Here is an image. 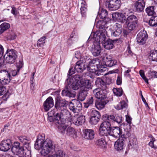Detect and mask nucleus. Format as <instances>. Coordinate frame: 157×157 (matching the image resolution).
Here are the masks:
<instances>
[{"label":"nucleus","mask_w":157,"mask_h":157,"mask_svg":"<svg viewBox=\"0 0 157 157\" xmlns=\"http://www.w3.org/2000/svg\"><path fill=\"white\" fill-rule=\"evenodd\" d=\"M10 27L9 23L4 22L0 25V34L7 30Z\"/></svg>","instance_id":"nucleus-36"},{"label":"nucleus","mask_w":157,"mask_h":157,"mask_svg":"<svg viewBox=\"0 0 157 157\" xmlns=\"http://www.w3.org/2000/svg\"><path fill=\"white\" fill-rule=\"evenodd\" d=\"M60 113H56L55 119L57 121V122L58 124H64L66 120L71 117V114L69 111L66 109V108L60 110Z\"/></svg>","instance_id":"nucleus-4"},{"label":"nucleus","mask_w":157,"mask_h":157,"mask_svg":"<svg viewBox=\"0 0 157 157\" xmlns=\"http://www.w3.org/2000/svg\"><path fill=\"white\" fill-rule=\"evenodd\" d=\"M95 145L99 148L104 149L106 147V142L104 137H102L96 141Z\"/></svg>","instance_id":"nucleus-27"},{"label":"nucleus","mask_w":157,"mask_h":157,"mask_svg":"<svg viewBox=\"0 0 157 157\" xmlns=\"http://www.w3.org/2000/svg\"><path fill=\"white\" fill-rule=\"evenodd\" d=\"M148 24L151 26L156 27L157 26V16L151 17L149 21Z\"/></svg>","instance_id":"nucleus-34"},{"label":"nucleus","mask_w":157,"mask_h":157,"mask_svg":"<svg viewBox=\"0 0 157 157\" xmlns=\"http://www.w3.org/2000/svg\"><path fill=\"white\" fill-rule=\"evenodd\" d=\"M93 64L94 67H98L100 65V61L99 59H94L91 60V63Z\"/></svg>","instance_id":"nucleus-58"},{"label":"nucleus","mask_w":157,"mask_h":157,"mask_svg":"<svg viewBox=\"0 0 157 157\" xmlns=\"http://www.w3.org/2000/svg\"><path fill=\"white\" fill-rule=\"evenodd\" d=\"M64 124H59L60 125L58 126L59 131L62 134L65 133V130H66L67 127L66 125H64Z\"/></svg>","instance_id":"nucleus-48"},{"label":"nucleus","mask_w":157,"mask_h":157,"mask_svg":"<svg viewBox=\"0 0 157 157\" xmlns=\"http://www.w3.org/2000/svg\"><path fill=\"white\" fill-rule=\"evenodd\" d=\"M68 104V101L64 99L60 101H56L55 106L56 109L60 110L66 108Z\"/></svg>","instance_id":"nucleus-23"},{"label":"nucleus","mask_w":157,"mask_h":157,"mask_svg":"<svg viewBox=\"0 0 157 157\" xmlns=\"http://www.w3.org/2000/svg\"><path fill=\"white\" fill-rule=\"evenodd\" d=\"M95 84L98 87H101L103 89H105L106 85L105 82L102 79L97 78L95 81Z\"/></svg>","instance_id":"nucleus-32"},{"label":"nucleus","mask_w":157,"mask_h":157,"mask_svg":"<svg viewBox=\"0 0 157 157\" xmlns=\"http://www.w3.org/2000/svg\"><path fill=\"white\" fill-rule=\"evenodd\" d=\"M45 139V136L44 134H39L37 138V140H41L42 141H44V140Z\"/></svg>","instance_id":"nucleus-60"},{"label":"nucleus","mask_w":157,"mask_h":157,"mask_svg":"<svg viewBox=\"0 0 157 157\" xmlns=\"http://www.w3.org/2000/svg\"><path fill=\"white\" fill-rule=\"evenodd\" d=\"M62 94L63 96H67L70 97H74L75 95V91L72 92L69 90L66 91L65 90H63L62 91Z\"/></svg>","instance_id":"nucleus-44"},{"label":"nucleus","mask_w":157,"mask_h":157,"mask_svg":"<svg viewBox=\"0 0 157 157\" xmlns=\"http://www.w3.org/2000/svg\"><path fill=\"white\" fill-rule=\"evenodd\" d=\"M44 109L46 111H48L54 105L53 99L52 97L48 98L44 103Z\"/></svg>","instance_id":"nucleus-20"},{"label":"nucleus","mask_w":157,"mask_h":157,"mask_svg":"<svg viewBox=\"0 0 157 157\" xmlns=\"http://www.w3.org/2000/svg\"><path fill=\"white\" fill-rule=\"evenodd\" d=\"M101 47L99 45L94 46V48L91 50V52L94 56H98L100 54Z\"/></svg>","instance_id":"nucleus-31"},{"label":"nucleus","mask_w":157,"mask_h":157,"mask_svg":"<svg viewBox=\"0 0 157 157\" xmlns=\"http://www.w3.org/2000/svg\"><path fill=\"white\" fill-rule=\"evenodd\" d=\"M149 59L157 62V51H151L149 56Z\"/></svg>","instance_id":"nucleus-37"},{"label":"nucleus","mask_w":157,"mask_h":157,"mask_svg":"<svg viewBox=\"0 0 157 157\" xmlns=\"http://www.w3.org/2000/svg\"><path fill=\"white\" fill-rule=\"evenodd\" d=\"M122 130L118 127H113L109 131V136L117 138L120 136Z\"/></svg>","instance_id":"nucleus-15"},{"label":"nucleus","mask_w":157,"mask_h":157,"mask_svg":"<svg viewBox=\"0 0 157 157\" xmlns=\"http://www.w3.org/2000/svg\"><path fill=\"white\" fill-rule=\"evenodd\" d=\"M19 140L22 143L26 148V149H29V143L28 142V140L25 136H21L19 137Z\"/></svg>","instance_id":"nucleus-33"},{"label":"nucleus","mask_w":157,"mask_h":157,"mask_svg":"<svg viewBox=\"0 0 157 157\" xmlns=\"http://www.w3.org/2000/svg\"><path fill=\"white\" fill-rule=\"evenodd\" d=\"M82 91L79 93L78 97V99L81 101H83L85 98L87 96V92L86 91L82 90Z\"/></svg>","instance_id":"nucleus-45"},{"label":"nucleus","mask_w":157,"mask_h":157,"mask_svg":"<svg viewBox=\"0 0 157 157\" xmlns=\"http://www.w3.org/2000/svg\"><path fill=\"white\" fill-rule=\"evenodd\" d=\"M81 90L87 91L92 89V86L90 81L85 79L81 81Z\"/></svg>","instance_id":"nucleus-22"},{"label":"nucleus","mask_w":157,"mask_h":157,"mask_svg":"<svg viewBox=\"0 0 157 157\" xmlns=\"http://www.w3.org/2000/svg\"><path fill=\"white\" fill-rule=\"evenodd\" d=\"M71 121L76 125H81L85 122V117L83 115L78 117H73L71 119Z\"/></svg>","instance_id":"nucleus-17"},{"label":"nucleus","mask_w":157,"mask_h":157,"mask_svg":"<svg viewBox=\"0 0 157 157\" xmlns=\"http://www.w3.org/2000/svg\"><path fill=\"white\" fill-rule=\"evenodd\" d=\"M100 127L109 131H110L112 128L110 123L107 121H104L101 124Z\"/></svg>","instance_id":"nucleus-42"},{"label":"nucleus","mask_w":157,"mask_h":157,"mask_svg":"<svg viewBox=\"0 0 157 157\" xmlns=\"http://www.w3.org/2000/svg\"><path fill=\"white\" fill-rule=\"evenodd\" d=\"M11 148L12 152L16 155L23 154V151L25 150L21 147L20 143L17 142H14Z\"/></svg>","instance_id":"nucleus-11"},{"label":"nucleus","mask_w":157,"mask_h":157,"mask_svg":"<svg viewBox=\"0 0 157 157\" xmlns=\"http://www.w3.org/2000/svg\"><path fill=\"white\" fill-rule=\"evenodd\" d=\"M76 133L75 129L73 127L70 126L67 128L66 130V134L68 136H71L75 135Z\"/></svg>","instance_id":"nucleus-41"},{"label":"nucleus","mask_w":157,"mask_h":157,"mask_svg":"<svg viewBox=\"0 0 157 157\" xmlns=\"http://www.w3.org/2000/svg\"><path fill=\"white\" fill-rule=\"evenodd\" d=\"M124 144V139L120 138L115 143V148L117 151H121L123 150Z\"/></svg>","instance_id":"nucleus-25"},{"label":"nucleus","mask_w":157,"mask_h":157,"mask_svg":"<svg viewBox=\"0 0 157 157\" xmlns=\"http://www.w3.org/2000/svg\"><path fill=\"white\" fill-rule=\"evenodd\" d=\"M148 76L151 78L157 77V72L154 71H149L148 72Z\"/></svg>","instance_id":"nucleus-54"},{"label":"nucleus","mask_w":157,"mask_h":157,"mask_svg":"<svg viewBox=\"0 0 157 157\" xmlns=\"http://www.w3.org/2000/svg\"><path fill=\"white\" fill-rule=\"evenodd\" d=\"M82 104L77 100H73L69 104V109L74 113H78L82 109Z\"/></svg>","instance_id":"nucleus-6"},{"label":"nucleus","mask_w":157,"mask_h":157,"mask_svg":"<svg viewBox=\"0 0 157 157\" xmlns=\"http://www.w3.org/2000/svg\"><path fill=\"white\" fill-rule=\"evenodd\" d=\"M44 143V141L36 140L34 145L35 148L37 150H39L40 148L41 149L43 147Z\"/></svg>","instance_id":"nucleus-40"},{"label":"nucleus","mask_w":157,"mask_h":157,"mask_svg":"<svg viewBox=\"0 0 157 157\" xmlns=\"http://www.w3.org/2000/svg\"><path fill=\"white\" fill-rule=\"evenodd\" d=\"M100 117H91L90 120V122L91 124L96 125L98 122Z\"/></svg>","instance_id":"nucleus-49"},{"label":"nucleus","mask_w":157,"mask_h":157,"mask_svg":"<svg viewBox=\"0 0 157 157\" xmlns=\"http://www.w3.org/2000/svg\"><path fill=\"white\" fill-rule=\"evenodd\" d=\"M145 5V2L144 0H138L134 4L136 11L139 12L144 10Z\"/></svg>","instance_id":"nucleus-21"},{"label":"nucleus","mask_w":157,"mask_h":157,"mask_svg":"<svg viewBox=\"0 0 157 157\" xmlns=\"http://www.w3.org/2000/svg\"><path fill=\"white\" fill-rule=\"evenodd\" d=\"M107 120L113 122H116L118 124H120L122 122V117L120 116L116 115H106Z\"/></svg>","instance_id":"nucleus-24"},{"label":"nucleus","mask_w":157,"mask_h":157,"mask_svg":"<svg viewBox=\"0 0 157 157\" xmlns=\"http://www.w3.org/2000/svg\"><path fill=\"white\" fill-rule=\"evenodd\" d=\"M125 117L126 121L129 124L128 125H131L130 124L132 123V118L128 115H126Z\"/></svg>","instance_id":"nucleus-63"},{"label":"nucleus","mask_w":157,"mask_h":157,"mask_svg":"<svg viewBox=\"0 0 157 157\" xmlns=\"http://www.w3.org/2000/svg\"><path fill=\"white\" fill-rule=\"evenodd\" d=\"M56 116V114L55 115L54 117H49L48 116V120L50 122H55L56 123H57V120L55 119V117Z\"/></svg>","instance_id":"nucleus-62"},{"label":"nucleus","mask_w":157,"mask_h":157,"mask_svg":"<svg viewBox=\"0 0 157 157\" xmlns=\"http://www.w3.org/2000/svg\"><path fill=\"white\" fill-rule=\"evenodd\" d=\"M106 104V102L105 101H98L95 103V105L98 109L101 110L105 107Z\"/></svg>","instance_id":"nucleus-39"},{"label":"nucleus","mask_w":157,"mask_h":157,"mask_svg":"<svg viewBox=\"0 0 157 157\" xmlns=\"http://www.w3.org/2000/svg\"><path fill=\"white\" fill-rule=\"evenodd\" d=\"M114 30L111 29H108V35L113 36H118L122 31V28L121 25L116 23L114 26Z\"/></svg>","instance_id":"nucleus-8"},{"label":"nucleus","mask_w":157,"mask_h":157,"mask_svg":"<svg viewBox=\"0 0 157 157\" xmlns=\"http://www.w3.org/2000/svg\"><path fill=\"white\" fill-rule=\"evenodd\" d=\"M155 7L154 6H150L147 7L145 11L147 14L150 16H152L155 14Z\"/></svg>","instance_id":"nucleus-35"},{"label":"nucleus","mask_w":157,"mask_h":157,"mask_svg":"<svg viewBox=\"0 0 157 157\" xmlns=\"http://www.w3.org/2000/svg\"><path fill=\"white\" fill-rule=\"evenodd\" d=\"M23 65V61L22 59L20 60L18 62H17L16 63V66L17 69H20L21 68Z\"/></svg>","instance_id":"nucleus-59"},{"label":"nucleus","mask_w":157,"mask_h":157,"mask_svg":"<svg viewBox=\"0 0 157 157\" xmlns=\"http://www.w3.org/2000/svg\"><path fill=\"white\" fill-rule=\"evenodd\" d=\"M103 63L105 65L109 67L116 65L117 63V60L113 59L109 56H106L102 58Z\"/></svg>","instance_id":"nucleus-13"},{"label":"nucleus","mask_w":157,"mask_h":157,"mask_svg":"<svg viewBox=\"0 0 157 157\" xmlns=\"http://www.w3.org/2000/svg\"><path fill=\"white\" fill-rule=\"evenodd\" d=\"M155 139L152 136L151 137L150 141L149 143V145L152 148H156L157 147L154 145V142L155 141Z\"/></svg>","instance_id":"nucleus-56"},{"label":"nucleus","mask_w":157,"mask_h":157,"mask_svg":"<svg viewBox=\"0 0 157 157\" xmlns=\"http://www.w3.org/2000/svg\"><path fill=\"white\" fill-rule=\"evenodd\" d=\"M75 68H73L72 67L70 68L68 71V75H69V76H71L75 73Z\"/></svg>","instance_id":"nucleus-64"},{"label":"nucleus","mask_w":157,"mask_h":157,"mask_svg":"<svg viewBox=\"0 0 157 157\" xmlns=\"http://www.w3.org/2000/svg\"><path fill=\"white\" fill-rule=\"evenodd\" d=\"M107 23L104 20L98 21L97 23V27L99 29V31L97 32L93 35V38L97 42L99 43H104L106 38V36L110 37L108 35V29Z\"/></svg>","instance_id":"nucleus-1"},{"label":"nucleus","mask_w":157,"mask_h":157,"mask_svg":"<svg viewBox=\"0 0 157 157\" xmlns=\"http://www.w3.org/2000/svg\"><path fill=\"white\" fill-rule=\"evenodd\" d=\"M87 70H89L92 73H94L95 70L98 69L97 67L92 66V67H87Z\"/></svg>","instance_id":"nucleus-61"},{"label":"nucleus","mask_w":157,"mask_h":157,"mask_svg":"<svg viewBox=\"0 0 157 157\" xmlns=\"http://www.w3.org/2000/svg\"><path fill=\"white\" fill-rule=\"evenodd\" d=\"M112 17L114 20H117L122 23H124L126 19L124 14L117 12H116L112 14Z\"/></svg>","instance_id":"nucleus-19"},{"label":"nucleus","mask_w":157,"mask_h":157,"mask_svg":"<svg viewBox=\"0 0 157 157\" xmlns=\"http://www.w3.org/2000/svg\"><path fill=\"white\" fill-rule=\"evenodd\" d=\"M141 77L144 80L145 82L147 84H148V79L144 75V71L143 70H140L139 71Z\"/></svg>","instance_id":"nucleus-53"},{"label":"nucleus","mask_w":157,"mask_h":157,"mask_svg":"<svg viewBox=\"0 0 157 157\" xmlns=\"http://www.w3.org/2000/svg\"><path fill=\"white\" fill-rule=\"evenodd\" d=\"M17 57V52L13 49H7L4 56L5 61L10 64L14 63Z\"/></svg>","instance_id":"nucleus-5"},{"label":"nucleus","mask_w":157,"mask_h":157,"mask_svg":"<svg viewBox=\"0 0 157 157\" xmlns=\"http://www.w3.org/2000/svg\"><path fill=\"white\" fill-rule=\"evenodd\" d=\"M10 95V93L5 86H0V95H3L2 96L3 100H7Z\"/></svg>","instance_id":"nucleus-26"},{"label":"nucleus","mask_w":157,"mask_h":157,"mask_svg":"<svg viewBox=\"0 0 157 157\" xmlns=\"http://www.w3.org/2000/svg\"><path fill=\"white\" fill-rule=\"evenodd\" d=\"M147 37V34L146 31L144 30L141 31L137 36V42L139 44H144L146 42Z\"/></svg>","instance_id":"nucleus-12"},{"label":"nucleus","mask_w":157,"mask_h":157,"mask_svg":"<svg viewBox=\"0 0 157 157\" xmlns=\"http://www.w3.org/2000/svg\"><path fill=\"white\" fill-rule=\"evenodd\" d=\"M94 101L93 97L89 98L86 102L84 103V107L86 108H88L89 106H91L93 104Z\"/></svg>","instance_id":"nucleus-47"},{"label":"nucleus","mask_w":157,"mask_h":157,"mask_svg":"<svg viewBox=\"0 0 157 157\" xmlns=\"http://www.w3.org/2000/svg\"><path fill=\"white\" fill-rule=\"evenodd\" d=\"M81 6L80 9L82 17L85 16V13L86 10V7L85 6L86 2L83 0H81Z\"/></svg>","instance_id":"nucleus-43"},{"label":"nucleus","mask_w":157,"mask_h":157,"mask_svg":"<svg viewBox=\"0 0 157 157\" xmlns=\"http://www.w3.org/2000/svg\"><path fill=\"white\" fill-rule=\"evenodd\" d=\"M108 15L107 10L105 9H102L101 13L99 14L100 17L103 19L105 17Z\"/></svg>","instance_id":"nucleus-55"},{"label":"nucleus","mask_w":157,"mask_h":157,"mask_svg":"<svg viewBox=\"0 0 157 157\" xmlns=\"http://www.w3.org/2000/svg\"><path fill=\"white\" fill-rule=\"evenodd\" d=\"M66 82L68 86L75 90H77L80 88H81V81H74L73 79L71 78L67 79Z\"/></svg>","instance_id":"nucleus-9"},{"label":"nucleus","mask_w":157,"mask_h":157,"mask_svg":"<svg viewBox=\"0 0 157 157\" xmlns=\"http://www.w3.org/2000/svg\"><path fill=\"white\" fill-rule=\"evenodd\" d=\"M124 14L128 16L125 21L128 29L130 30H134L138 26V20L137 17L134 15H128L126 13Z\"/></svg>","instance_id":"nucleus-3"},{"label":"nucleus","mask_w":157,"mask_h":157,"mask_svg":"<svg viewBox=\"0 0 157 157\" xmlns=\"http://www.w3.org/2000/svg\"><path fill=\"white\" fill-rule=\"evenodd\" d=\"M46 39V37L45 36H43L40 38L37 41V46L39 47L43 46L45 43V40Z\"/></svg>","instance_id":"nucleus-51"},{"label":"nucleus","mask_w":157,"mask_h":157,"mask_svg":"<svg viewBox=\"0 0 157 157\" xmlns=\"http://www.w3.org/2000/svg\"><path fill=\"white\" fill-rule=\"evenodd\" d=\"M109 131H110L107 130V129H104L100 127L99 133L100 135L101 136H109ZM109 139H110L109 137Z\"/></svg>","instance_id":"nucleus-38"},{"label":"nucleus","mask_w":157,"mask_h":157,"mask_svg":"<svg viewBox=\"0 0 157 157\" xmlns=\"http://www.w3.org/2000/svg\"><path fill=\"white\" fill-rule=\"evenodd\" d=\"M104 47L107 49H110L113 48L114 45L113 41L109 39L106 41H105L102 43Z\"/></svg>","instance_id":"nucleus-30"},{"label":"nucleus","mask_w":157,"mask_h":157,"mask_svg":"<svg viewBox=\"0 0 157 157\" xmlns=\"http://www.w3.org/2000/svg\"><path fill=\"white\" fill-rule=\"evenodd\" d=\"M10 74L5 70L0 71V82L2 84H7L11 80Z\"/></svg>","instance_id":"nucleus-7"},{"label":"nucleus","mask_w":157,"mask_h":157,"mask_svg":"<svg viewBox=\"0 0 157 157\" xmlns=\"http://www.w3.org/2000/svg\"><path fill=\"white\" fill-rule=\"evenodd\" d=\"M65 154L63 151L59 150L56 151L55 154L51 155L53 157H64Z\"/></svg>","instance_id":"nucleus-50"},{"label":"nucleus","mask_w":157,"mask_h":157,"mask_svg":"<svg viewBox=\"0 0 157 157\" xmlns=\"http://www.w3.org/2000/svg\"><path fill=\"white\" fill-rule=\"evenodd\" d=\"M84 138L88 140H92L94 138V131L91 129H86L84 132Z\"/></svg>","instance_id":"nucleus-29"},{"label":"nucleus","mask_w":157,"mask_h":157,"mask_svg":"<svg viewBox=\"0 0 157 157\" xmlns=\"http://www.w3.org/2000/svg\"><path fill=\"white\" fill-rule=\"evenodd\" d=\"M105 90L100 88H97L93 90L95 97L98 99L103 100L106 97Z\"/></svg>","instance_id":"nucleus-14"},{"label":"nucleus","mask_w":157,"mask_h":157,"mask_svg":"<svg viewBox=\"0 0 157 157\" xmlns=\"http://www.w3.org/2000/svg\"><path fill=\"white\" fill-rule=\"evenodd\" d=\"M91 117H100L101 115L98 111L95 110H93L92 111Z\"/></svg>","instance_id":"nucleus-57"},{"label":"nucleus","mask_w":157,"mask_h":157,"mask_svg":"<svg viewBox=\"0 0 157 157\" xmlns=\"http://www.w3.org/2000/svg\"><path fill=\"white\" fill-rule=\"evenodd\" d=\"M131 125H127L126 130L125 129L124 132L122 131V133L121 134V137L120 138H122L124 140L129 137L131 135Z\"/></svg>","instance_id":"nucleus-28"},{"label":"nucleus","mask_w":157,"mask_h":157,"mask_svg":"<svg viewBox=\"0 0 157 157\" xmlns=\"http://www.w3.org/2000/svg\"><path fill=\"white\" fill-rule=\"evenodd\" d=\"M110 1L108 4V8L110 10H116L119 8L121 6L120 0Z\"/></svg>","instance_id":"nucleus-16"},{"label":"nucleus","mask_w":157,"mask_h":157,"mask_svg":"<svg viewBox=\"0 0 157 157\" xmlns=\"http://www.w3.org/2000/svg\"><path fill=\"white\" fill-rule=\"evenodd\" d=\"M19 157H31V151L29 149H26L23 151V154H21Z\"/></svg>","instance_id":"nucleus-52"},{"label":"nucleus","mask_w":157,"mask_h":157,"mask_svg":"<svg viewBox=\"0 0 157 157\" xmlns=\"http://www.w3.org/2000/svg\"><path fill=\"white\" fill-rule=\"evenodd\" d=\"M113 91L114 94L118 97L121 96L123 93V91L121 88H114Z\"/></svg>","instance_id":"nucleus-46"},{"label":"nucleus","mask_w":157,"mask_h":157,"mask_svg":"<svg viewBox=\"0 0 157 157\" xmlns=\"http://www.w3.org/2000/svg\"><path fill=\"white\" fill-rule=\"evenodd\" d=\"M13 142L10 139L3 140L0 144V150L3 151H8L12 146Z\"/></svg>","instance_id":"nucleus-10"},{"label":"nucleus","mask_w":157,"mask_h":157,"mask_svg":"<svg viewBox=\"0 0 157 157\" xmlns=\"http://www.w3.org/2000/svg\"><path fill=\"white\" fill-rule=\"evenodd\" d=\"M55 151V146L52 141L48 139L45 140L43 147L41 150L40 153L42 155L45 156L49 153Z\"/></svg>","instance_id":"nucleus-2"},{"label":"nucleus","mask_w":157,"mask_h":157,"mask_svg":"<svg viewBox=\"0 0 157 157\" xmlns=\"http://www.w3.org/2000/svg\"><path fill=\"white\" fill-rule=\"evenodd\" d=\"M86 62H83L80 60L78 61L75 67V71L78 72H82L86 68Z\"/></svg>","instance_id":"nucleus-18"}]
</instances>
